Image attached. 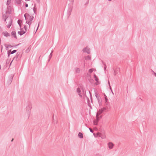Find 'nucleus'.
<instances>
[{"label": "nucleus", "mask_w": 156, "mask_h": 156, "mask_svg": "<svg viewBox=\"0 0 156 156\" xmlns=\"http://www.w3.org/2000/svg\"><path fill=\"white\" fill-rule=\"evenodd\" d=\"M5 22V25L8 28H9L12 25V20L11 18H9L8 19H7Z\"/></svg>", "instance_id": "obj_1"}, {"label": "nucleus", "mask_w": 156, "mask_h": 156, "mask_svg": "<svg viewBox=\"0 0 156 156\" xmlns=\"http://www.w3.org/2000/svg\"><path fill=\"white\" fill-rule=\"evenodd\" d=\"M24 16L26 21L31 22L34 19V17L33 16H30L27 13H26Z\"/></svg>", "instance_id": "obj_2"}, {"label": "nucleus", "mask_w": 156, "mask_h": 156, "mask_svg": "<svg viewBox=\"0 0 156 156\" xmlns=\"http://www.w3.org/2000/svg\"><path fill=\"white\" fill-rule=\"evenodd\" d=\"M105 110V108H103L101 109H99L98 112H97L96 116V117L97 118V119L98 120H98V116L99 115H100Z\"/></svg>", "instance_id": "obj_3"}, {"label": "nucleus", "mask_w": 156, "mask_h": 156, "mask_svg": "<svg viewBox=\"0 0 156 156\" xmlns=\"http://www.w3.org/2000/svg\"><path fill=\"white\" fill-rule=\"evenodd\" d=\"M24 28L25 31L22 30L21 29V31H19L18 32V33L21 36L24 34L25 33L26 31H27L28 30V28L25 25L24 26Z\"/></svg>", "instance_id": "obj_4"}, {"label": "nucleus", "mask_w": 156, "mask_h": 156, "mask_svg": "<svg viewBox=\"0 0 156 156\" xmlns=\"http://www.w3.org/2000/svg\"><path fill=\"white\" fill-rule=\"evenodd\" d=\"M83 52H86L88 54L90 53V48L88 47H86L83 49Z\"/></svg>", "instance_id": "obj_5"}, {"label": "nucleus", "mask_w": 156, "mask_h": 156, "mask_svg": "<svg viewBox=\"0 0 156 156\" xmlns=\"http://www.w3.org/2000/svg\"><path fill=\"white\" fill-rule=\"evenodd\" d=\"M20 53H19L18 52H17V53H16V56L13 58V60H12V61H11V62L10 64V66L11 65V63H12V61L14 60V61H17V59H18V56H19V55H20Z\"/></svg>", "instance_id": "obj_6"}, {"label": "nucleus", "mask_w": 156, "mask_h": 156, "mask_svg": "<svg viewBox=\"0 0 156 156\" xmlns=\"http://www.w3.org/2000/svg\"><path fill=\"white\" fill-rule=\"evenodd\" d=\"M82 91L83 92V94L84 96V98L85 97H86L87 98V102L88 103V101H89V99L87 97V96L86 95L85 90L83 88L82 89Z\"/></svg>", "instance_id": "obj_7"}, {"label": "nucleus", "mask_w": 156, "mask_h": 156, "mask_svg": "<svg viewBox=\"0 0 156 156\" xmlns=\"http://www.w3.org/2000/svg\"><path fill=\"white\" fill-rule=\"evenodd\" d=\"M32 107L31 106H28L27 107V108L28 110H27L26 112L27 114H28V117L29 116L30 113V110H31V108Z\"/></svg>", "instance_id": "obj_8"}, {"label": "nucleus", "mask_w": 156, "mask_h": 156, "mask_svg": "<svg viewBox=\"0 0 156 156\" xmlns=\"http://www.w3.org/2000/svg\"><path fill=\"white\" fill-rule=\"evenodd\" d=\"M2 17L5 22L7 19L9 18L8 15L6 13H5L3 15Z\"/></svg>", "instance_id": "obj_9"}, {"label": "nucleus", "mask_w": 156, "mask_h": 156, "mask_svg": "<svg viewBox=\"0 0 156 156\" xmlns=\"http://www.w3.org/2000/svg\"><path fill=\"white\" fill-rule=\"evenodd\" d=\"M94 79L97 82V83H96V85H98L100 83L98 81V79L97 76L95 74L94 75Z\"/></svg>", "instance_id": "obj_10"}, {"label": "nucleus", "mask_w": 156, "mask_h": 156, "mask_svg": "<svg viewBox=\"0 0 156 156\" xmlns=\"http://www.w3.org/2000/svg\"><path fill=\"white\" fill-rule=\"evenodd\" d=\"M108 147L110 149H112L113 148L114 146V144L112 142H109L108 144Z\"/></svg>", "instance_id": "obj_11"}, {"label": "nucleus", "mask_w": 156, "mask_h": 156, "mask_svg": "<svg viewBox=\"0 0 156 156\" xmlns=\"http://www.w3.org/2000/svg\"><path fill=\"white\" fill-rule=\"evenodd\" d=\"M2 34L5 36L6 37L10 36V34L7 31H5L2 33Z\"/></svg>", "instance_id": "obj_12"}, {"label": "nucleus", "mask_w": 156, "mask_h": 156, "mask_svg": "<svg viewBox=\"0 0 156 156\" xmlns=\"http://www.w3.org/2000/svg\"><path fill=\"white\" fill-rule=\"evenodd\" d=\"M76 91H77V92L78 93L79 95L80 96V97H82V95L81 94V91L80 90V89L79 88H78L77 89Z\"/></svg>", "instance_id": "obj_13"}, {"label": "nucleus", "mask_w": 156, "mask_h": 156, "mask_svg": "<svg viewBox=\"0 0 156 156\" xmlns=\"http://www.w3.org/2000/svg\"><path fill=\"white\" fill-rule=\"evenodd\" d=\"M11 35L12 36H13V37L15 39H16L17 38L16 35V32L15 31H12L11 32Z\"/></svg>", "instance_id": "obj_14"}, {"label": "nucleus", "mask_w": 156, "mask_h": 156, "mask_svg": "<svg viewBox=\"0 0 156 156\" xmlns=\"http://www.w3.org/2000/svg\"><path fill=\"white\" fill-rule=\"evenodd\" d=\"M75 72L77 73H79L81 71V69L79 68H76L75 69Z\"/></svg>", "instance_id": "obj_15"}, {"label": "nucleus", "mask_w": 156, "mask_h": 156, "mask_svg": "<svg viewBox=\"0 0 156 156\" xmlns=\"http://www.w3.org/2000/svg\"><path fill=\"white\" fill-rule=\"evenodd\" d=\"M78 136L79 138H80L81 139L83 138V134L80 132H79V133L78 134Z\"/></svg>", "instance_id": "obj_16"}, {"label": "nucleus", "mask_w": 156, "mask_h": 156, "mask_svg": "<svg viewBox=\"0 0 156 156\" xmlns=\"http://www.w3.org/2000/svg\"><path fill=\"white\" fill-rule=\"evenodd\" d=\"M98 101L99 105H100L101 104V97H98V98L97 99Z\"/></svg>", "instance_id": "obj_17"}, {"label": "nucleus", "mask_w": 156, "mask_h": 156, "mask_svg": "<svg viewBox=\"0 0 156 156\" xmlns=\"http://www.w3.org/2000/svg\"><path fill=\"white\" fill-rule=\"evenodd\" d=\"M84 58L86 60H90L91 59V57L89 55L85 56Z\"/></svg>", "instance_id": "obj_18"}, {"label": "nucleus", "mask_w": 156, "mask_h": 156, "mask_svg": "<svg viewBox=\"0 0 156 156\" xmlns=\"http://www.w3.org/2000/svg\"><path fill=\"white\" fill-rule=\"evenodd\" d=\"M98 119H99V117H98ZM98 120H99V119H98ZM97 121H98V120L97 119V118L96 117V120H95L94 121V125H96L97 124L99 120H98V121L97 122Z\"/></svg>", "instance_id": "obj_19"}, {"label": "nucleus", "mask_w": 156, "mask_h": 156, "mask_svg": "<svg viewBox=\"0 0 156 156\" xmlns=\"http://www.w3.org/2000/svg\"><path fill=\"white\" fill-rule=\"evenodd\" d=\"M26 23L27 24H28L29 25V29L30 28V25H31V22H30V21H26Z\"/></svg>", "instance_id": "obj_20"}, {"label": "nucleus", "mask_w": 156, "mask_h": 156, "mask_svg": "<svg viewBox=\"0 0 156 156\" xmlns=\"http://www.w3.org/2000/svg\"><path fill=\"white\" fill-rule=\"evenodd\" d=\"M17 22H18V23L19 24L20 28H21V20H18Z\"/></svg>", "instance_id": "obj_21"}, {"label": "nucleus", "mask_w": 156, "mask_h": 156, "mask_svg": "<svg viewBox=\"0 0 156 156\" xmlns=\"http://www.w3.org/2000/svg\"><path fill=\"white\" fill-rule=\"evenodd\" d=\"M53 51L52 50L51 51V53H50V55H49V59L48 60V61H50V59H51V57L52 56V53H53Z\"/></svg>", "instance_id": "obj_22"}, {"label": "nucleus", "mask_w": 156, "mask_h": 156, "mask_svg": "<svg viewBox=\"0 0 156 156\" xmlns=\"http://www.w3.org/2000/svg\"><path fill=\"white\" fill-rule=\"evenodd\" d=\"M100 137H101V138L102 139L105 138V134H101V136Z\"/></svg>", "instance_id": "obj_23"}, {"label": "nucleus", "mask_w": 156, "mask_h": 156, "mask_svg": "<svg viewBox=\"0 0 156 156\" xmlns=\"http://www.w3.org/2000/svg\"><path fill=\"white\" fill-rule=\"evenodd\" d=\"M10 51V52L11 54H14L16 52V50H14L12 51H11V50Z\"/></svg>", "instance_id": "obj_24"}, {"label": "nucleus", "mask_w": 156, "mask_h": 156, "mask_svg": "<svg viewBox=\"0 0 156 156\" xmlns=\"http://www.w3.org/2000/svg\"><path fill=\"white\" fill-rule=\"evenodd\" d=\"M16 3L19 4L21 3V0H16Z\"/></svg>", "instance_id": "obj_25"}, {"label": "nucleus", "mask_w": 156, "mask_h": 156, "mask_svg": "<svg viewBox=\"0 0 156 156\" xmlns=\"http://www.w3.org/2000/svg\"><path fill=\"white\" fill-rule=\"evenodd\" d=\"M101 134L100 133H99V132L97 133L96 134V137L99 136V137H100L101 136Z\"/></svg>", "instance_id": "obj_26"}, {"label": "nucleus", "mask_w": 156, "mask_h": 156, "mask_svg": "<svg viewBox=\"0 0 156 156\" xmlns=\"http://www.w3.org/2000/svg\"><path fill=\"white\" fill-rule=\"evenodd\" d=\"M104 96H105V101L107 102L108 100V98L105 94H104Z\"/></svg>", "instance_id": "obj_27"}, {"label": "nucleus", "mask_w": 156, "mask_h": 156, "mask_svg": "<svg viewBox=\"0 0 156 156\" xmlns=\"http://www.w3.org/2000/svg\"><path fill=\"white\" fill-rule=\"evenodd\" d=\"M11 0H8L7 2V5H9L10 2H11Z\"/></svg>", "instance_id": "obj_28"}, {"label": "nucleus", "mask_w": 156, "mask_h": 156, "mask_svg": "<svg viewBox=\"0 0 156 156\" xmlns=\"http://www.w3.org/2000/svg\"><path fill=\"white\" fill-rule=\"evenodd\" d=\"M35 5H36L35 4H34V9H33L34 12L35 13H36V12L35 11V10L36 9V8H35Z\"/></svg>", "instance_id": "obj_29"}, {"label": "nucleus", "mask_w": 156, "mask_h": 156, "mask_svg": "<svg viewBox=\"0 0 156 156\" xmlns=\"http://www.w3.org/2000/svg\"><path fill=\"white\" fill-rule=\"evenodd\" d=\"M93 69H90L89 70V72L90 73H91L93 72Z\"/></svg>", "instance_id": "obj_30"}, {"label": "nucleus", "mask_w": 156, "mask_h": 156, "mask_svg": "<svg viewBox=\"0 0 156 156\" xmlns=\"http://www.w3.org/2000/svg\"><path fill=\"white\" fill-rule=\"evenodd\" d=\"M10 54H10V51H8V57H9V55H10Z\"/></svg>", "instance_id": "obj_31"}, {"label": "nucleus", "mask_w": 156, "mask_h": 156, "mask_svg": "<svg viewBox=\"0 0 156 156\" xmlns=\"http://www.w3.org/2000/svg\"><path fill=\"white\" fill-rule=\"evenodd\" d=\"M68 0L70 2H71L72 3V4H73V2H74V0Z\"/></svg>", "instance_id": "obj_32"}, {"label": "nucleus", "mask_w": 156, "mask_h": 156, "mask_svg": "<svg viewBox=\"0 0 156 156\" xmlns=\"http://www.w3.org/2000/svg\"><path fill=\"white\" fill-rule=\"evenodd\" d=\"M89 130H90V132H91V133H93V130L90 128H89Z\"/></svg>", "instance_id": "obj_33"}, {"label": "nucleus", "mask_w": 156, "mask_h": 156, "mask_svg": "<svg viewBox=\"0 0 156 156\" xmlns=\"http://www.w3.org/2000/svg\"><path fill=\"white\" fill-rule=\"evenodd\" d=\"M95 96L97 98H98V97H100V96L97 94L95 95Z\"/></svg>", "instance_id": "obj_34"}, {"label": "nucleus", "mask_w": 156, "mask_h": 156, "mask_svg": "<svg viewBox=\"0 0 156 156\" xmlns=\"http://www.w3.org/2000/svg\"><path fill=\"white\" fill-rule=\"evenodd\" d=\"M108 83H109V86H110V89L111 90V91H112V88L110 86V83H109V82H108Z\"/></svg>", "instance_id": "obj_35"}, {"label": "nucleus", "mask_w": 156, "mask_h": 156, "mask_svg": "<svg viewBox=\"0 0 156 156\" xmlns=\"http://www.w3.org/2000/svg\"><path fill=\"white\" fill-rule=\"evenodd\" d=\"M95 156H103L101 154H97Z\"/></svg>", "instance_id": "obj_36"}, {"label": "nucleus", "mask_w": 156, "mask_h": 156, "mask_svg": "<svg viewBox=\"0 0 156 156\" xmlns=\"http://www.w3.org/2000/svg\"><path fill=\"white\" fill-rule=\"evenodd\" d=\"M36 2L38 3H40V0H36Z\"/></svg>", "instance_id": "obj_37"}, {"label": "nucleus", "mask_w": 156, "mask_h": 156, "mask_svg": "<svg viewBox=\"0 0 156 156\" xmlns=\"http://www.w3.org/2000/svg\"><path fill=\"white\" fill-rule=\"evenodd\" d=\"M93 81V80L91 79L90 80V83H92Z\"/></svg>", "instance_id": "obj_38"}, {"label": "nucleus", "mask_w": 156, "mask_h": 156, "mask_svg": "<svg viewBox=\"0 0 156 156\" xmlns=\"http://www.w3.org/2000/svg\"><path fill=\"white\" fill-rule=\"evenodd\" d=\"M25 6L26 7H27L28 6V5L27 4H26L25 5Z\"/></svg>", "instance_id": "obj_39"}, {"label": "nucleus", "mask_w": 156, "mask_h": 156, "mask_svg": "<svg viewBox=\"0 0 156 156\" xmlns=\"http://www.w3.org/2000/svg\"><path fill=\"white\" fill-rule=\"evenodd\" d=\"M54 124H55V123H56H56H57V121H56L55 122L54 121Z\"/></svg>", "instance_id": "obj_40"}, {"label": "nucleus", "mask_w": 156, "mask_h": 156, "mask_svg": "<svg viewBox=\"0 0 156 156\" xmlns=\"http://www.w3.org/2000/svg\"><path fill=\"white\" fill-rule=\"evenodd\" d=\"M154 74L155 76H156V73H154Z\"/></svg>", "instance_id": "obj_41"}, {"label": "nucleus", "mask_w": 156, "mask_h": 156, "mask_svg": "<svg viewBox=\"0 0 156 156\" xmlns=\"http://www.w3.org/2000/svg\"><path fill=\"white\" fill-rule=\"evenodd\" d=\"M2 47H3L2 46H1V51H2Z\"/></svg>", "instance_id": "obj_42"}, {"label": "nucleus", "mask_w": 156, "mask_h": 156, "mask_svg": "<svg viewBox=\"0 0 156 156\" xmlns=\"http://www.w3.org/2000/svg\"><path fill=\"white\" fill-rule=\"evenodd\" d=\"M39 24H38V27H37V29H38V27H39Z\"/></svg>", "instance_id": "obj_43"}, {"label": "nucleus", "mask_w": 156, "mask_h": 156, "mask_svg": "<svg viewBox=\"0 0 156 156\" xmlns=\"http://www.w3.org/2000/svg\"><path fill=\"white\" fill-rule=\"evenodd\" d=\"M8 62V60H7L6 61V63L7 64V63Z\"/></svg>", "instance_id": "obj_44"}, {"label": "nucleus", "mask_w": 156, "mask_h": 156, "mask_svg": "<svg viewBox=\"0 0 156 156\" xmlns=\"http://www.w3.org/2000/svg\"><path fill=\"white\" fill-rule=\"evenodd\" d=\"M115 74H116L117 73H116V71L115 70Z\"/></svg>", "instance_id": "obj_45"}, {"label": "nucleus", "mask_w": 156, "mask_h": 156, "mask_svg": "<svg viewBox=\"0 0 156 156\" xmlns=\"http://www.w3.org/2000/svg\"><path fill=\"white\" fill-rule=\"evenodd\" d=\"M13 139H12V140H11V141H12H12H13Z\"/></svg>", "instance_id": "obj_46"}, {"label": "nucleus", "mask_w": 156, "mask_h": 156, "mask_svg": "<svg viewBox=\"0 0 156 156\" xmlns=\"http://www.w3.org/2000/svg\"><path fill=\"white\" fill-rule=\"evenodd\" d=\"M25 1H29L30 0H25Z\"/></svg>", "instance_id": "obj_47"}, {"label": "nucleus", "mask_w": 156, "mask_h": 156, "mask_svg": "<svg viewBox=\"0 0 156 156\" xmlns=\"http://www.w3.org/2000/svg\"><path fill=\"white\" fill-rule=\"evenodd\" d=\"M112 94H114V93H113V92L112 91H112H111Z\"/></svg>", "instance_id": "obj_48"}, {"label": "nucleus", "mask_w": 156, "mask_h": 156, "mask_svg": "<svg viewBox=\"0 0 156 156\" xmlns=\"http://www.w3.org/2000/svg\"><path fill=\"white\" fill-rule=\"evenodd\" d=\"M89 92L90 94V91H89Z\"/></svg>", "instance_id": "obj_49"}, {"label": "nucleus", "mask_w": 156, "mask_h": 156, "mask_svg": "<svg viewBox=\"0 0 156 156\" xmlns=\"http://www.w3.org/2000/svg\"><path fill=\"white\" fill-rule=\"evenodd\" d=\"M6 48H8V47H7V46H6Z\"/></svg>", "instance_id": "obj_50"}, {"label": "nucleus", "mask_w": 156, "mask_h": 156, "mask_svg": "<svg viewBox=\"0 0 156 156\" xmlns=\"http://www.w3.org/2000/svg\"><path fill=\"white\" fill-rule=\"evenodd\" d=\"M0 69H1V66L0 65Z\"/></svg>", "instance_id": "obj_51"}, {"label": "nucleus", "mask_w": 156, "mask_h": 156, "mask_svg": "<svg viewBox=\"0 0 156 156\" xmlns=\"http://www.w3.org/2000/svg\"><path fill=\"white\" fill-rule=\"evenodd\" d=\"M119 68H118V70H119Z\"/></svg>", "instance_id": "obj_52"}]
</instances>
